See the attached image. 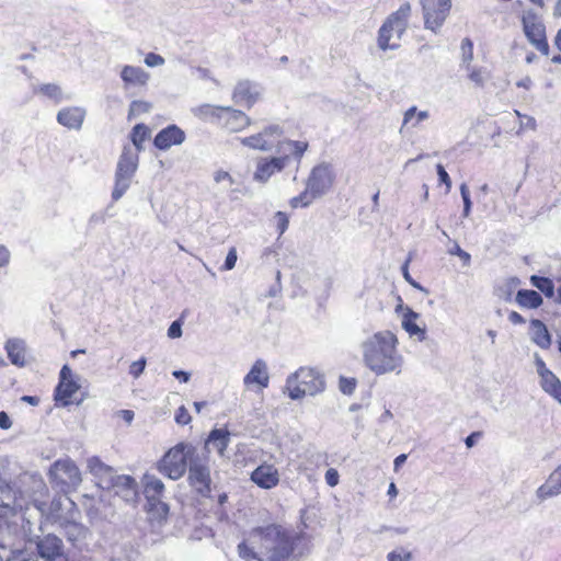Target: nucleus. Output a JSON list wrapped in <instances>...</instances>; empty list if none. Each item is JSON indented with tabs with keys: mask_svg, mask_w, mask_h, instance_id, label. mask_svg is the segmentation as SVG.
I'll return each mask as SVG.
<instances>
[{
	"mask_svg": "<svg viewBox=\"0 0 561 561\" xmlns=\"http://www.w3.org/2000/svg\"><path fill=\"white\" fill-rule=\"evenodd\" d=\"M398 339L394 333L383 330L374 333L360 343L365 366L377 376L400 374L403 357L398 351Z\"/></svg>",
	"mask_w": 561,
	"mask_h": 561,
	"instance_id": "f257e3e1",
	"label": "nucleus"
},
{
	"mask_svg": "<svg viewBox=\"0 0 561 561\" xmlns=\"http://www.w3.org/2000/svg\"><path fill=\"white\" fill-rule=\"evenodd\" d=\"M250 536L260 543L266 561H283L294 557L295 550L306 535L279 524L254 527Z\"/></svg>",
	"mask_w": 561,
	"mask_h": 561,
	"instance_id": "f03ea898",
	"label": "nucleus"
},
{
	"mask_svg": "<svg viewBox=\"0 0 561 561\" xmlns=\"http://www.w3.org/2000/svg\"><path fill=\"white\" fill-rule=\"evenodd\" d=\"M325 389V379L317 368L300 367L286 379L285 390L291 400L316 396Z\"/></svg>",
	"mask_w": 561,
	"mask_h": 561,
	"instance_id": "7ed1b4c3",
	"label": "nucleus"
},
{
	"mask_svg": "<svg viewBox=\"0 0 561 561\" xmlns=\"http://www.w3.org/2000/svg\"><path fill=\"white\" fill-rule=\"evenodd\" d=\"M410 10V4L404 3L387 18L378 32L380 49H397L400 46V39L407 31Z\"/></svg>",
	"mask_w": 561,
	"mask_h": 561,
	"instance_id": "20e7f679",
	"label": "nucleus"
},
{
	"mask_svg": "<svg viewBox=\"0 0 561 561\" xmlns=\"http://www.w3.org/2000/svg\"><path fill=\"white\" fill-rule=\"evenodd\" d=\"M197 448L190 443H179L169 449L158 462V470L172 480H179L190 465Z\"/></svg>",
	"mask_w": 561,
	"mask_h": 561,
	"instance_id": "39448f33",
	"label": "nucleus"
},
{
	"mask_svg": "<svg viewBox=\"0 0 561 561\" xmlns=\"http://www.w3.org/2000/svg\"><path fill=\"white\" fill-rule=\"evenodd\" d=\"M188 470L190 485L203 497H207L211 491V478L209 456L206 453L196 451L191 458Z\"/></svg>",
	"mask_w": 561,
	"mask_h": 561,
	"instance_id": "423d86ee",
	"label": "nucleus"
},
{
	"mask_svg": "<svg viewBox=\"0 0 561 561\" xmlns=\"http://www.w3.org/2000/svg\"><path fill=\"white\" fill-rule=\"evenodd\" d=\"M48 474L51 483L65 493L77 488L81 483L80 470L69 458L55 461L51 465Z\"/></svg>",
	"mask_w": 561,
	"mask_h": 561,
	"instance_id": "0eeeda50",
	"label": "nucleus"
},
{
	"mask_svg": "<svg viewBox=\"0 0 561 561\" xmlns=\"http://www.w3.org/2000/svg\"><path fill=\"white\" fill-rule=\"evenodd\" d=\"M523 30L528 42L542 55H549V44L546 37V27L534 10H527L522 16Z\"/></svg>",
	"mask_w": 561,
	"mask_h": 561,
	"instance_id": "6e6552de",
	"label": "nucleus"
},
{
	"mask_svg": "<svg viewBox=\"0 0 561 561\" xmlns=\"http://www.w3.org/2000/svg\"><path fill=\"white\" fill-rule=\"evenodd\" d=\"M144 495L147 500L148 510L156 512L160 518L169 514V505L162 501L164 493L163 482L153 474L146 473L142 478Z\"/></svg>",
	"mask_w": 561,
	"mask_h": 561,
	"instance_id": "1a4fd4ad",
	"label": "nucleus"
},
{
	"mask_svg": "<svg viewBox=\"0 0 561 561\" xmlns=\"http://www.w3.org/2000/svg\"><path fill=\"white\" fill-rule=\"evenodd\" d=\"M424 18V26L437 33L451 9V0H420Z\"/></svg>",
	"mask_w": 561,
	"mask_h": 561,
	"instance_id": "9d476101",
	"label": "nucleus"
},
{
	"mask_svg": "<svg viewBox=\"0 0 561 561\" xmlns=\"http://www.w3.org/2000/svg\"><path fill=\"white\" fill-rule=\"evenodd\" d=\"M26 507V500L23 491L19 490L16 483H9L0 479V514H15Z\"/></svg>",
	"mask_w": 561,
	"mask_h": 561,
	"instance_id": "9b49d317",
	"label": "nucleus"
},
{
	"mask_svg": "<svg viewBox=\"0 0 561 561\" xmlns=\"http://www.w3.org/2000/svg\"><path fill=\"white\" fill-rule=\"evenodd\" d=\"M334 173L332 167L329 163H320L312 168L307 182L306 187L317 198L323 196L333 185Z\"/></svg>",
	"mask_w": 561,
	"mask_h": 561,
	"instance_id": "f8f14e48",
	"label": "nucleus"
},
{
	"mask_svg": "<svg viewBox=\"0 0 561 561\" xmlns=\"http://www.w3.org/2000/svg\"><path fill=\"white\" fill-rule=\"evenodd\" d=\"M80 389L78 379L75 378L71 368L64 365L59 373V381L54 390V400L57 407L66 408L70 398Z\"/></svg>",
	"mask_w": 561,
	"mask_h": 561,
	"instance_id": "ddd939ff",
	"label": "nucleus"
},
{
	"mask_svg": "<svg viewBox=\"0 0 561 561\" xmlns=\"http://www.w3.org/2000/svg\"><path fill=\"white\" fill-rule=\"evenodd\" d=\"M103 490L113 491L127 503H135L138 497V484L131 476L112 474L111 479L104 481Z\"/></svg>",
	"mask_w": 561,
	"mask_h": 561,
	"instance_id": "4468645a",
	"label": "nucleus"
},
{
	"mask_svg": "<svg viewBox=\"0 0 561 561\" xmlns=\"http://www.w3.org/2000/svg\"><path fill=\"white\" fill-rule=\"evenodd\" d=\"M282 135L283 128L277 124H272L255 135L241 138L240 141L243 146L251 149L270 151Z\"/></svg>",
	"mask_w": 561,
	"mask_h": 561,
	"instance_id": "2eb2a0df",
	"label": "nucleus"
},
{
	"mask_svg": "<svg viewBox=\"0 0 561 561\" xmlns=\"http://www.w3.org/2000/svg\"><path fill=\"white\" fill-rule=\"evenodd\" d=\"M36 550L39 558L45 561H56L57 559L62 558L65 552L62 540L54 534H47L43 537H38L36 541Z\"/></svg>",
	"mask_w": 561,
	"mask_h": 561,
	"instance_id": "dca6fc26",
	"label": "nucleus"
},
{
	"mask_svg": "<svg viewBox=\"0 0 561 561\" xmlns=\"http://www.w3.org/2000/svg\"><path fill=\"white\" fill-rule=\"evenodd\" d=\"M288 154L273 158H261L256 163L253 179L256 182L265 183L276 172H280L288 163Z\"/></svg>",
	"mask_w": 561,
	"mask_h": 561,
	"instance_id": "f3484780",
	"label": "nucleus"
},
{
	"mask_svg": "<svg viewBox=\"0 0 561 561\" xmlns=\"http://www.w3.org/2000/svg\"><path fill=\"white\" fill-rule=\"evenodd\" d=\"M185 139V131L178 125L171 124L157 133L153 138V146L159 150L167 151L172 146L182 145Z\"/></svg>",
	"mask_w": 561,
	"mask_h": 561,
	"instance_id": "a211bd4d",
	"label": "nucleus"
},
{
	"mask_svg": "<svg viewBox=\"0 0 561 561\" xmlns=\"http://www.w3.org/2000/svg\"><path fill=\"white\" fill-rule=\"evenodd\" d=\"M85 115L87 111L81 106H67L57 113L56 119L68 129L80 130Z\"/></svg>",
	"mask_w": 561,
	"mask_h": 561,
	"instance_id": "6ab92c4d",
	"label": "nucleus"
},
{
	"mask_svg": "<svg viewBox=\"0 0 561 561\" xmlns=\"http://www.w3.org/2000/svg\"><path fill=\"white\" fill-rule=\"evenodd\" d=\"M251 480L262 489H272L279 482V474L272 465H261L251 473Z\"/></svg>",
	"mask_w": 561,
	"mask_h": 561,
	"instance_id": "aec40b11",
	"label": "nucleus"
},
{
	"mask_svg": "<svg viewBox=\"0 0 561 561\" xmlns=\"http://www.w3.org/2000/svg\"><path fill=\"white\" fill-rule=\"evenodd\" d=\"M260 91L256 84L245 80L240 81L232 94V99L237 104L245 105L251 107L259 99Z\"/></svg>",
	"mask_w": 561,
	"mask_h": 561,
	"instance_id": "412c9836",
	"label": "nucleus"
},
{
	"mask_svg": "<svg viewBox=\"0 0 561 561\" xmlns=\"http://www.w3.org/2000/svg\"><path fill=\"white\" fill-rule=\"evenodd\" d=\"M247 387L252 385L259 386L261 389L267 388L270 383V375L266 363L259 358L254 362L249 373L243 378Z\"/></svg>",
	"mask_w": 561,
	"mask_h": 561,
	"instance_id": "4be33fe9",
	"label": "nucleus"
},
{
	"mask_svg": "<svg viewBox=\"0 0 561 561\" xmlns=\"http://www.w3.org/2000/svg\"><path fill=\"white\" fill-rule=\"evenodd\" d=\"M231 433L227 428H214L209 432L204 446V451L207 455L214 448L222 457L230 443Z\"/></svg>",
	"mask_w": 561,
	"mask_h": 561,
	"instance_id": "5701e85b",
	"label": "nucleus"
},
{
	"mask_svg": "<svg viewBox=\"0 0 561 561\" xmlns=\"http://www.w3.org/2000/svg\"><path fill=\"white\" fill-rule=\"evenodd\" d=\"M559 494H561V465L549 474L546 482L536 491V495L540 501H545Z\"/></svg>",
	"mask_w": 561,
	"mask_h": 561,
	"instance_id": "b1692460",
	"label": "nucleus"
},
{
	"mask_svg": "<svg viewBox=\"0 0 561 561\" xmlns=\"http://www.w3.org/2000/svg\"><path fill=\"white\" fill-rule=\"evenodd\" d=\"M221 124L230 131H239L251 124V119L242 111L227 106Z\"/></svg>",
	"mask_w": 561,
	"mask_h": 561,
	"instance_id": "393cba45",
	"label": "nucleus"
},
{
	"mask_svg": "<svg viewBox=\"0 0 561 561\" xmlns=\"http://www.w3.org/2000/svg\"><path fill=\"white\" fill-rule=\"evenodd\" d=\"M137 154L133 153L129 147H124L123 152L117 162L115 175H119L121 178L125 176L133 179L137 170Z\"/></svg>",
	"mask_w": 561,
	"mask_h": 561,
	"instance_id": "a878e982",
	"label": "nucleus"
},
{
	"mask_svg": "<svg viewBox=\"0 0 561 561\" xmlns=\"http://www.w3.org/2000/svg\"><path fill=\"white\" fill-rule=\"evenodd\" d=\"M11 364L23 367L25 365L26 344L22 339H9L4 345Z\"/></svg>",
	"mask_w": 561,
	"mask_h": 561,
	"instance_id": "bb28decb",
	"label": "nucleus"
},
{
	"mask_svg": "<svg viewBox=\"0 0 561 561\" xmlns=\"http://www.w3.org/2000/svg\"><path fill=\"white\" fill-rule=\"evenodd\" d=\"M227 106L202 104L192 110L193 114L204 122L221 124Z\"/></svg>",
	"mask_w": 561,
	"mask_h": 561,
	"instance_id": "cd10ccee",
	"label": "nucleus"
},
{
	"mask_svg": "<svg viewBox=\"0 0 561 561\" xmlns=\"http://www.w3.org/2000/svg\"><path fill=\"white\" fill-rule=\"evenodd\" d=\"M530 339L542 350H548L551 346V334L546 324L539 319L530 321Z\"/></svg>",
	"mask_w": 561,
	"mask_h": 561,
	"instance_id": "c85d7f7f",
	"label": "nucleus"
},
{
	"mask_svg": "<svg viewBox=\"0 0 561 561\" xmlns=\"http://www.w3.org/2000/svg\"><path fill=\"white\" fill-rule=\"evenodd\" d=\"M88 469L98 480V485L103 489L105 483L104 481L111 479L112 474H114L115 470L105 465L99 457L93 456L88 459Z\"/></svg>",
	"mask_w": 561,
	"mask_h": 561,
	"instance_id": "c756f323",
	"label": "nucleus"
},
{
	"mask_svg": "<svg viewBox=\"0 0 561 561\" xmlns=\"http://www.w3.org/2000/svg\"><path fill=\"white\" fill-rule=\"evenodd\" d=\"M419 318V313L408 308L402 318V328L411 335H417L420 341H424L426 339L425 329H421L416 324V319Z\"/></svg>",
	"mask_w": 561,
	"mask_h": 561,
	"instance_id": "7c9ffc66",
	"label": "nucleus"
},
{
	"mask_svg": "<svg viewBox=\"0 0 561 561\" xmlns=\"http://www.w3.org/2000/svg\"><path fill=\"white\" fill-rule=\"evenodd\" d=\"M515 300L520 307L528 309H536L542 305L541 295L533 289H519Z\"/></svg>",
	"mask_w": 561,
	"mask_h": 561,
	"instance_id": "2f4dec72",
	"label": "nucleus"
},
{
	"mask_svg": "<svg viewBox=\"0 0 561 561\" xmlns=\"http://www.w3.org/2000/svg\"><path fill=\"white\" fill-rule=\"evenodd\" d=\"M540 386L561 404V381L552 371L540 377Z\"/></svg>",
	"mask_w": 561,
	"mask_h": 561,
	"instance_id": "473e14b6",
	"label": "nucleus"
},
{
	"mask_svg": "<svg viewBox=\"0 0 561 561\" xmlns=\"http://www.w3.org/2000/svg\"><path fill=\"white\" fill-rule=\"evenodd\" d=\"M428 117V111H419L417 107L413 105L404 112L400 131L402 133L403 129L408 126L414 128L419 126L422 122L426 121Z\"/></svg>",
	"mask_w": 561,
	"mask_h": 561,
	"instance_id": "72a5a7b5",
	"label": "nucleus"
},
{
	"mask_svg": "<svg viewBox=\"0 0 561 561\" xmlns=\"http://www.w3.org/2000/svg\"><path fill=\"white\" fill-rule=\"evenodd\" d=\"M121 78L126 84H145L148 75L140 67L125 66L122 69Z\"/></svg>",
	"mask_w": 561,
	"mask_h": 561,
	"instance_id": "f704fd0d",
	"label": "nucleus"
},
{
	"mask_svg": "<svg viewBox=\"0 0 561 561\" xmlns=\"http://www.w3.org/2000/svg\"><path fill=\"white\" fill-rule=\"evenodd\" d=\"M530 284L540 290L547 298H556V288L552 279L545 276H530Z\"/></svg>",
	"mask_w": 561,
	"mask_h": 561,
	"instance_id": "c9c22d12",
	"label": "nucleus"
},
{
	"mask_svg": "<svg viewBox=\"0 0 561 561\" xmlns=\"http://www.w3.org/2000/svg\"><path fill=\"white\" fill-rule=\"evenodd\" d=\"M62 527L65 536L72 545L84 538L85 528L83 525L76 522H66Z\"/></svg>",
	"mask_w": 561,
	"mask_h": 561,
	"instance_id": "e433bc0d",
	"label": "nucleus"
},
{
	"mask_svg": "<svg viewBox=\"0 0 561 561\" xmlns=\"http://www.w3.org/2000/svg\"><path fill=\"white\" fill-rule=\"evenodd\" d=\"M238 556L245 561H266V556L261 549L260 552L255 551L254 548L250 547L247 541H241L237 547Z\"/></svg>",
	"mask_w": 561,
	"mask_h": 561,
	"instance_id": "4c0bfd02",
	"label": "nucleus"
},
{
	"mask_svg": "<svg viewBox=\"0 0 561 561\" xmlns=\"http://www.w3.org/2000/svg\"><path fill=\"white\" fill-rule=\"evenodd\" d=\"M150 129L147 125L139 123L136 124L130 133V140L138 151L142 150V144L149 137Z\"/></svg>",
	"mask_w": 561,
	"mask_h": 561,
	"instance_id": "58836bf2",
	"label": "nucleus"
},
{
	"mask_svg": "<svg viewBox=\"0 0 561 561\" xmlns=\"http://www.w3.org/2000/svg\"><path fill=\"white\" fill-rule=\"evenodd\" d=\"M282 149L284 152L289 151L294 154V157L299 162L302 158L305 151L308 149V142L306 141H297V140H287L282 145Z\"/></svg>",
	"mask_w": 561,
	"mask_h": 561,
	"instance_id": "ea45409f",
	"label": "nucleus"
},
{
	"mask_svg": "<svg viewBox=\"0 0 561 561\" xmlns=\"http://www.w3.org/2000/svg\"><path fill=\"white\" fill-rule=\"evenodd\" d=\"M131 183V179L129 178H121L119 175H115V184L112 192V199L117 202L123 197L126 191L129 188Z\"/></svg>",
	"mask_w": 561,
	"mask_h": 561,
	"instance_id": "a19ab883",
	"label": "nucleus"
},
{
	"mask_svg": "<svg viewBox=\"0 0 561 561\" xmlns=\"http://www.w3.org/2000/svg\"><path fill=\"white\" fill-rule=\"evenodd\" d=\"M37 92L42 93L48 99L54 100L56 103H59L62 100V91L60 87L55 83L42 84L38 88Z\"/></svg>",
	"mask_w": 561,
	"mask_h": 561,
	"instance_id": "79ce46f5",
	"label": "nucleus"
},
{
	"mask_svg": "<svg viewBox=\"0 0 561 561\" xmlns=\"http://www.w3.org/2000/svg\"><path fill=\"white\" fill-rule=\"evenodd\" d=\"M314 199H317V197L313 196V194L306 187L304 192H301L299 195L293 197L290 199L289 204L293 208L307 207Z\"/></svg>",
	"mask_w": 561,
	"mask_h": 561,
	"instance_id": "37998d69",
	"label": "nucleus"
},
{
	"mask_svg": "<svg viewBox=\"0 0 561 561\" xmlns=\"http://www.w3.org/2000/svg\"><path fill=\"white\" fill-rule=\"evenodd\" d=\"M151 108V104L145 101L135 100L129 105L128 118L137 116L141 113H147Z\"/></svg>",
	"mask_w": 561,
	"mask_h": 561,
	"instance_id": "c03bdc74",
	"label": "nucleus"
},
{
	"mask_svg": "<svg viewBox=\"0 0 561 561\" xmlns=\"http://www.w3.org/2000/svg\"><path fill=\"white\" fill-rule=\"evenodd\" d=\"M466 70L469 72L468 76L472 82L480 87L484 84L485 77L482 68L471 67V65H467Z\"/></svg>",
	"mask_w": 561,
	"mask_h": 561,
	"instance_id": "a18cd8bd",
	"label": "nucleus"
},
{
	"mask_svg": "<svg viewBox=\"0 0 561 561\" xmlns=\"http://www.w3.org/2000/svg\"><path fill=\"white\" fill-rule=\"evenodd\" d=\"M339 389L343 394H352L356 389V379L341 376L339 380Z\"/></svg>",
	"mask_w": 561,
	"mask_h": 561,
	"instance_id": "49530a36",
	"label": "nucleus"
},
{
	"mask_svg": "<svg viewBox=\"0 0 561 561\" xmlns=\"http://www.w3.org/2000/svg\"><path fill=\"white\" fill-rule=\"evenodd\" d=\"M274 220H275V225H276L278 234L282 236L288 229V225H289L288 216L284 211H276L274 215Z\"/></svg>",
	"mask_w": 561,
	"mask_h": 561,
	"instance_id": "de8ad7c7",
	"label": "nucleus"
},
{
	"mask_svg": "<svg viewBox=\"0 0 561 561\" xmlns=\"http://www.w3.org/2000/svg\"><path fill=\"white\" fill-rule=\"evenodd\" d=\"M462 61L463 64L470 65L473 59V43L470 38H465L461 43Z\"/></svg>",
	"mask_w": 561,
	"mask_h": 561,
	"instance_id": "09e8293b",
	"label": "nucleus"
},
{
	"mask_svg": "<svg viewBox=\"0 0 561 561\" xmlns=\"http://www.w3.org/2000/svg\"><path fill=\"white\" fill-rule=\"evenodd\" d=\"M388 561H411L412 553L403 548L390 551L387 554Z\"/></svg>",
	"mask_w": 561,
	"mask_h": 561,
	"instance_id": "8fccbe9b",
	"label": "nucleus"
},
{
	"mask_svg": "<svg viewBox=\"0 0 561 561\" xmlns=\"http://www.w3.org/2000/svg\"><path fill=\"white\" fill-rule=\"evenodd\" d=\"M146 365L147 359L145 357H140L138 360L133 362L129 366V375L135 379L139 378L142 375Z\"/></svg>",
	"mask_w": 561,
	"mask_h": 561,
	"instance_id": "3c124183",
	"label": "nucleus"
},
{
	"mask_svg": "<svg viewBox=\"0 0 561 561\" xmlns=\"http://www.w3.org/2000/svg\"><path fill=\"white\" fill-rule=\"evenodd\" d=\"M448 252L450 255L458 256L462 261L463 266H469L471 264V255L467 251L462 250L458 243H455Z\"/></svg>",
	"mask_w": 561,
	"mask_h": 561,
	"instance_id": "603ef678",
	"label": "nucleus"
},
{
	"mask_svg": "<svg viewBox=\"0 0 561 561\" xmlns=\"http://www.w3.org/2000/svg\"><path fill=\"white\" fill-rule=\"evenodd\" d=\"M436 171H437L439 182L446 186V193H449V191L451 188V180H450L449 174L445 170L444 165L440 163H438L436 165Z\"/></svg>",
	"mask_w": 561,
	"mask_h": 561,
	"instance_id": "864d4df0",
	"label": "nucleus"
},
{
	"mask_svg": "<svg viewBox=\"0 0 561 561\" xmlns=\"http://www.w3.org/2000/svg\"><path fill=\"white\" fill-rule=\"evenodd\" d=\"M26 480H30L32 482L34 490H36L37 492H43L44 490H46V485L41 478L36 476H24L20 478V482L22 484H25Z\"/></svg>",
	"mask_w": 561,
	"mask_h": 561,
	"instance_id": "5fc2aeb1",
	"label": "nucleus"
},
{
	"mask_svg": "<svg viewBox=\"0 0 561 561\" xmlns=\"http://www.w3.org/2000/svg\"><path fill=\"white\" fill-rule=\"evenodd\" d=\"M174 420L179 425H187L192 419L186 408L182 405L176 410Z\"/></svg>",
	"mask_w": 561,
	"mask_h": 561,
	"instance_id": "6e6d98bb",
	"label": "nucleus"
},
{
	"mask_svg": "<svg viewBox=\"0 0 561 561\" xmlns=\"http://www.w3.org/2000/svg\"><path fill=\"white\" fill-rule=\"evenodd\" d=\"M237 250L234 248H231L229 252L227 253V256L225 259L224 265L221 266L222 271H230L236 266L237 262Z\"/></svg>",
	"mask_w": 561,
	"mask_h": 561,
	"instance_id": "4d7b16f0",
	"label": "nucleus"
},
{
	"mask_svg": "<svg viewBox=\"0 0 561 561\" xmlns=\"http://www.w3.org/2000/svg\"><path fill=\"white\" fill-rule=\"evenodd\" d=\"M402 275L404 277V279L410 284L412 285L414 288L419 289V290H422V291H425V288L420 284L417 283L416 280H414L412 278V276L410 275L409 273V260L405 261V263L402 265Z\"/></svg>",
	"mask_w": 561,
	"mask_h": 561,
	"instance_id": "13d9d810",
	"label": "nucleus"
},
{
	"mask_svg": "<svg viewBox=\"0 0 561 561\" xmlns=\"http://www.w3.org/2000/svg\"><path fill=\"white\" fill-rule=\"evenodd\" d=\"M325 482L329 486L333 488L339 484L340 474L336 469L330 468L325 471L324 474Z\"/></svg>",
	"mask_w": 561,
	"mask_h": 561,
	"instance_id": "bf43d9fd",
	"label": "nucleus"
},
{
	"mask_svg": "<svg viewBox=\"0 0 561 561\" xmlns=\"http://www.w3.org/2000/svg\"><path fill=\"white\" fill-rule=\"evenodd\" d=\"M145 64L148 67L162 66L164 64V58L158 54L148 53L145 57Z\"/></svg>",
	"mask_w": 561,
	"mask_h": 561,
	"instance_id": "052dcab7",
	"label": "nucleus"
},
{
	"mask_svg": "<svg viewBox=\"0 0 561 561\" xmlns=\"http://www.w3.org/2000/svg\"><path fill=\"white\" fill-rule=\"evenodd\" d=\"M182 335V322L181 320L173 321L168 329V336L170 339H178Z\"/></svg>",
	"mask_w": 561,
	"mask_h": 561,
	"instance_id": "680f3d73",
	"label": "nucleus"
},
{
	"mask_svg": "<svg viewBox=\"0 0 561 561\" xmlns=\"http://www.w3.org/2000/svg\"><path fill=\"white\" fill-rule=\"evenodd\" d=\"M535 366L539 377H542L546 374L551 373V370L546 366V363L539 356V354H535Z\"/></svg>",
	"mask_w": 561,
	"mask_h": 561,
	"instance_id": "e2e57ef3",
	"label": "nucleus"
},
{
	"mask_svg": "<svg viewBox=\"0 0 561 561\" xmlns=\"http://www.w3.org/2000/svg\"><path fill=\"white\" fill-rule=\"evenodd\" d=\"M214 180L216 183L228 182L229 185H232L234 183L232 176L227 171L224 170L216 171L214 174Z\"/></svg>",
	"mask_w": 561,
	"mask_h": 561,
	"instance_id": "0e129e2a",
	"label": "nucleus"
},
{
	"mask_svg": "<svg viewBox=\"0 0 561 561\" xmlns=\"http://www.w3.org/2000/svg\"><path fill=\"white\" fill-rule=\"evenodd\" d=\"M280 291H282L280 272H279V271H277V272H276V282H275V284H273V285L270 287V289H268V291H267L266 296H267V297H276V296H278V295H279V293H280Z\"/></svg>",
	"mask_w": 561,
	"mask_h": 561,
	"instance_id": "69168bd1",
	"label": "nucleus"
},
{
	"mask_svg": "<svg viewBox=\"0 0 561 561\" xmlns=\"http://www.w3.org/2000/svg\"><path fill=\"white\" fill-rule=\"evenodd\" d=\"M460 195H461V198H462L463 206L472 207L470 192H469L468 185L466 183H462L460 185Z\"/></svg>",
	"mask_w": 561,
	"mask_h": 561,
	"instance_id": "338daca9",
	"label": "nucleus"
},
{
	"mask_svg": "<svg viewBox=\"0 0 561 561\" xmlns=\"http://www.w3.org/2000/svg\"><path fill=\"white\" fill-rule=\"evenodd\" d=\"M11 253L9 249L0 244V268L7 266L10 263Z\"/></svg>",
	"mask_w": 561,
	"mask_h": 561,
	"instance_id": "774afa93",
	"label": "nucleus"
}]
</instances>
